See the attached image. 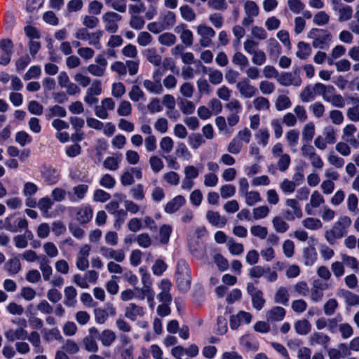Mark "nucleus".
<instances>
[{"label": "nucleus", "instance_id": "nucleus-1", "mask_svg": "<svg viewBox=\"0 0 359 359\" xmlns=\"http://www.w3.org/2000/svg\"><path fill=\"white\" fill-rule=\"evenodd\" d=\"M351 223L352 221L348 216H340L332 228L325 232V238L327 243L330 245H334L337 240L345 236Z\"/></svg>", "mask_w": 359, "mask_h": 359}, {"label": "nucleus", "instance_id": "nucleus-2", "mask_svg": "<svg viewBox=\"0 0 359 359\" xmlns=\"http://www.w3.org/2000/svg\"><path fill=\"white\" fill-rule=\"evenodd\" d=\"M307 36L312 40L313 47L318 49H327L333 39L328 30L318 28L311 29L308 32Z\"/></svg>", "mask_w": 359, "mask_h": 359}, {"label": "nucleus", "instance_id": "nucleus-3", "mask_svg": "<svg viewBox=\"0 0 359 359\" xmlns=\"http://www.w3.org/2000/svg\"><path fill=\"white\" fill-rule=\"evenodd\" d=\"M191 271L187 263L182 260L177 266V283L181 290L187 291L191 285Z\"/></svg>", "mask_w": 359, "mask_h": 359}, {"label": "nucleus", "instance_id": "nucleus-4", "mask_svg": "<svg viewBox=\"0 0 359 359\" xmlns=\"http://www.w3.org/2000/svg\"><path fill=\"white\" fill-rule=\"evenodd\" d=\"M122 20L121 15L114 11H108L102 16V21L107 32L114 34L118 29V23Z\"/></svg>", "mask_w": 359, "mask_h": 359}, {"label": "nucleus", "instance_id": "nucleus-5", "mask_svg": "<svg viewBox=\"0 0 359 359\" xmlns=\"http://www.w3.org/2000/svg\"><path fill=\"white\" fill-rule=\"evenodd\" d=\"M28 226L27 220L25 218H17L15 215H9L4 219L3 228L8 231L17 233Z\"/></svg>", "mask_w": 359, "mask_h": 359}, {"label": "nucleus", "instance_id": "nucleus-6", "mask_svg": "<svg viewBox=\"0 0 359 359\" xmlns=\"http://www.w3.org/2000/svg\"><path fill=\"white\" fill-rule=\"evenodd\" d=\"M245 18L242 20L243 26H248L253 23L255 18L259 13V8L256 2L252 0L246 1L243 4Z\"/></svg>", "mask_w": 359, "mask_h": 359}, {"label": "nucleus", "instance_id": "nucleus-7", "mask_svg": "<svg viewBox=\"0 0 359 359\" xmlns=\"http://www.w3.org/2000/svg\"><path fill=\"white\" fill-rule=\"evenodd\" d=\"M196 32L200 36V44L203 47H210L212 43V38L215 36V31L210 26L204 24L196 27Z\"/></svg>", "mask_w": 359, "mask_h": 359}, {"label": "nucleus", "instance_id": "nucleus-8", "mask_svg": "<svg viewBox=\"0 0 359 359\" xmlns=\"http://www.w3.org/2000/svg\"><path fill=\"white\" fill-rule=\"evenodd\" d=\"M107 64V61L104 55L99 54L95 58V63L89 65L87 70L90 74L101 77L105 74Z\"/></svg>", "mask_w": 359, "mask_h": 359}, {"label": "nucleus", "instance_id": "nucleus-9", "mask_svg": "<svg viewBox=\"0 0 359 359\" xmlns=\"http://www.w3.org/2000/svg\"><path fill=\"white\" fill-rule=\"evenodd\" d=\"M247 291L252 298L253 307L258 311L261 310L265 303L262 292L252 283H248Z\"/></svg>", "mask_w": 359, "mask_h": 359}, {"label": "nucleus", "instance_id": "nucleus-10", "mask_svg": "<svg viewBox=\"0 0 359 359\" xmlns=\"http://www.w3.org/2000/svg\"><path fill=\"white\" fill-rule=\"evenodd\" d=\"M115 102L111 97L102 100L100 104L95 108V114L101 119H107L109 117V111L114 109Z\"/></svg>", "mask_w": 359, "mask_h": 359}, {"label": "nucleus", "instance_id": "nucleus-11", "mask_svg": "<svg viewBox=\"0 0 359 359\" xmlns=\"http://www.w3.org/2000/svg\"><path fill=\"white\" fill-rule=\"evenodd\" d=\"M76 219L81 224L88 223L93 215V210L90 205L83 204L79 207L74 208Z\"/></svg>", "mask_w": 359, "mask_h": 359}, {"label": "nucleus", "instance_id": "nucleus-12", "mask_svg": "<svg viewBox=\"0 0 359 359\" xmlns=\"http://www.w3.org/2000/svg\"><path fill=\"white\" fill-rule=\"evenodd\" d=\"M236 89L238 90L241 97L244 98H251L254 97L257 93V88L250 83L248 79H243L236 83Z\"/></svg>", "mask_w": 359, "mask_h": 359}, {"label": "nucleus", "instance_id": "nucleus-13", "mask_svg": "<svg viewBox=\"0 0 359 359\" xmlns=\"http://www.w3.org/2000/svg\"><path fill=\"white\" fill-rule=\"evenodd\" d=\"M99 251L104 258L113 259L118 263L123 262L126 258L125 253L121 249L115 250L106 246H101Z\"/></svg>", "mask_w": 359, "mask_h": 359}, {"label": "nucleus", "instance_id": "nucleus-14", "mask_svg": "<svg viewBox=\"0 0 359 359\" xmlns=\"http://www.w3.org/2000/svg\"><path fill=\"white\" fill-rule=\"evenodd\" d=\"M158 70L155 71L153 73V78L155 81H151L149 79H145L142 82L144 88L150 93L161 95L163 93L164 89L161 83L160 79L156 78L158 76Z\"/></svg>", "mask_w": 359, "mask_h": 359}, {"label": "nucleus", "instance_id": "nucleus-15", "mask_svg": "<svg viewBox=\"0 0 359 359\" xmlns=\"http://www.w3.org/2000/svg\"><path fill=\"white\" fill-rule=\"evenodd\" d=\"M325 202V200L322 194L317 190L313 191L310 196L309 203H306L305 205L306 214L309 215H313V209L320 207L321 205L324 204Z\"/></svg>", "mask_w": 359, "mask_h": 359}, {"label": "nucleus", "instance_id": "nucleus-16", "mask_svg": "<svg viewBox=\"0 0 359 359\" xmlns=\"http://www.w3.org/2000/svg\"><path fill=\"white\" fill-rule=\"evenodd\" d=\"M89 186L86 184H80L72 188L71 191L68 192V197L70 201L76 203L82 201L88 193Z\"/></svg>", "mask_w": 359, "mask_h": 359}, {"label": "nucleus", "instance_id": "nucleus-17", "mask_svg": "<svg viewBox=\"0 0 359 359\" xmlns=\"http://www.w3.org/2000/svg\"><path fill=\"white\" fill-rule=\"evenodd\" d=\"M277 81L283 86H299L302 83V79L299 75L290 72H284L280 74Z\"/></svg>", "mask_w": 359, "mask_h": 359}, {"label": "nucleus", "instance_id": "nucleus-18", "mask_svg": "<svg viewBox=\"0 0 359 359\" xmlns=\"http://www.w3.org/2000/svg\"><path fill=\"white\" fill-rule=\"evenodd\" d=\"M252 320V315L245 311H240L236 315H232L230 318V327L232 330L237 329L240 325L249 324Z\"/></svg>", "mask_w": 359, "mask_h": 359}, {"label": "nucleus", "instance_id": "nucleus-19", "mask_svg": "<svg viewBox=\"0 0 359 359\" xmlns=\"http://www.w3.org/2000/svg\"><path fill=\"white\" fill-rule=\"evenodd\" d=\"M302 175H294L293 179L294 181H291L288 179H284L280 184V189L284 194H292L295 191L297 186L299 185L302 180Z\"/></svg>", "mask_w": 359, "mask_h": 359}, {"label": "nucleus", "instance_id": "nucleus-20", "mask_svg": "<svg viewBox=\"0 0 359 359\" xmlns=\"http://www.w3.org/2000/svg\"><path fill=\"white\" fill-rule=\"evenodd\" d=\"M185 203V198L181 195H177L165 204L164 211L168 214H172L178 211Z\"/></svg>", "mask_w": 359, "mask_h": 359}, {"label": "nucleus", "instance_id": "nucleus-21", "mask_svg": "<svg viewBox=\"0 0 359 359\" xmlns=\"http://www.w3.org/2000/svg\"><path fill=\"white\" fill-rule=\"evenodd\" d=\"M172 284L167 280L163 279L161 280L160 284L161 292L158 294V299L162 303H171L172 297L170 293Z\"/></svg>", "mask_w": 359, "mask_h": 359}, {"label": "nucleus", "instance_id": "nucleus-22", "mask_svg": "<svg viewBox=\"0 0 359 359\" xmlns=\"http://www.w3.org/2000/svg\"><path fill=\"white\" fill-rule=\"evenodd\" d=\"M334 4L333 9L339 11V21L344 22L350 20L353 15V9L350 6L341 5L339 4V0H333Z\"/></svg>", "mask_w": 359, "mask_h": 359}, {"label": "nucleus", "instance_id": "nucleus-23", "mask_svg": "<svg viewBox=\"0 0 359 359\" xmlns=\"http://www.w3.org/2000/svg\"><path fill=\"white\" fill-rule=\"evenodd\" d=\"M144 309L135 303H130L125 309V316L134 321L144 315Z\"/></svg>", "mask_w": 359, "mask_h": 359}, {"label": "nucleus", "instance_id": "nucleus-24", "mask_svg": "<svg viewBox=\"0 0 359 359\" xmlns=\"http://www.w3.org/2000/svg\"><path fill=\"white\" fill-rule=\"evenodd\" d=\"M205 217L210 224L218 228L224 227L227 222L225 217L220 215L218 212L212 210H208Z\"/></svg>", "mask_w": 359, "mask_h": 359}, {"label": "nucleus", "instance_id": "nucleus-25", "mask_svg": "<svg viewBox=\"0 0 359 359\" xmlns=\"http://www.w3.org/2000/svg\"><path fill=\"white\" fill-rule=\"evenodd\" d=\"M325 101L330 103L332 106L337 108H344L346 105L345 99L341 95L337 93L334 86L331 89Z\"/></svg>", "mask_w": 359, "mask_h": 359}, {"label": "nucleus", "instance_id": "nucleus-26", "mask_svg": "<svg viewBox=\"0 0 359 359\" xmlns=\"http://www.w3.org/2000/svg\"><path fill=\"white\" fill-rule=\"evenodd\" d=\"M64 304L68 307H74L77 303V291L73 286H67L64 290Z\"/></svg>", "mask_w": 359, "mask_h": 359}, {"label": "nucleus", "instance_id": "nucleus-27", "mask_svg": "<svg viewBox=\"0 0 359 359\" xmlns=\"http://www.w3.org/2000/svg\"><path fill=\"white\" fill-rule=\"evenodd\" d=\"M6 338L11 341L15 340H25L27 337V332L22 328L18 327L16 330L10 329L5 332Z\"/></svg>", "mask_w": 359, "mask_h": 359}, {"label": "nucleus", "instance_id": "nucleus-28", "mask_svg": "<svg viewBox=\"0 0 359 359\" xmlns=\"http://www.w3.org/2000/svg\"><path fill=\"white\" fill-rule=\"evenodd\" d=\"M285 310L280 306H274L266 313L267 321H280L285 316Z\"/></svg>", "mask_w": 359, "mask_h": 359}, {"label": "nucleus", "instance_id": "nucleus-29", "mask_svg": "<svg viewBox=\"0 0 359 359\" xmlns=\"http://www.w3.org/2000/svg\"><path fill=\"white\" fill-rule=\"evenodd\" d=\"M175 32L180 34V39L186 46H191L193 43V33L191 30L186 29L184 25L178 26Z\"/></svg>", "mask_w": 359, "mask_h": 359}, {"label": "nucleus", "instance_id": "nucleus-30", "mask_svg": "<svg viewBox=\"0 0 359 359\" xmlns=\"http://www.w3.org/2000/svg\"><path fill=\"white\" fill-rule=\"evenodd\" d=\"M299 137V132L296 129L290 130L285 134V139L287 142V145L294 153L297 151L296 147L298 144Z\"/></svg>", "mask_w": 359, "mask_h": 359}, {"label": "nucleus", "instance_id": "nucleus-31", "mask_svg": "<svg viewBox=\"0 0 359 359\" xmlns=\"http://www.w3.org/2000/svg\"><path fill=\"white\" fill-rule=\"evenodd\" d=\"M267 47L270 57L276 60L282 52L280 45L276 39L270 38L267 41Z\"/></svg>", "mask_w": 359, "mask_h": 359}, {"label": "nucleus", "instance_id": "nucleus-32", "mask_svg": "<svg viewBox=\"0 0 359 359\" xmlns=\"http://www.w3.org/2000/svg\"><path fill=\"white\" fill-rule=\"evenodd\" d=\"M159 20L165 29H169L175 25L176 22V15L173 12L166 11L161 13Z\"/></svg>", "mask_w": 359, "mask_h": 359}, {"label": "nucleus", "instance_id": "nucleus-33", "mask_svg": "<svg viewBox=\"0 0 359 359\" xmlns=\"http://www.w3.org/2000/svg\"><path fill=\"white\" fill-rule=\"evenodd\" d=\"M329 144H334L337 141V130L332 126H327L323 128V135Z\"/></svg>", "mask_w": 359, "mask_h": 359}, {"label": "nucleus", "instance_id": "nucleus-34", "mask_svg": "<svg viewBox=\"0 0 359 359\" xmlns=\"http://www.w3.org/2000/svg\"><path fill=\"white\" fill-rule=\"evenodd\" d=\"M290 299V294L288 290L285 287H280L275 295L274 301L277 304H280L284 306L287 305Z\"/></svg>", "mask_w": 359, "mask_h": 359}, {"label": "nucleus", "instance_id": "nucleus-35", "mask_svg": "<svg viewBox=\"0 0 359 359\" xmlns=\"http://www.w3.org/2000/svg\"><path fill=\"white\" fill-rule=\"evenodd\" d=\"M255 137L259 145L265 147L269 144L270 132L266 128H262L255 134Z\"/></svg>", "mask_w": 359, "mask_h": 359}, {"label": "nucleus", "instance_id": "nucleus-36", "mask_svg": "<svg viewBox=\"0 0 359 359\" xmlns=\"http://www.w3.org/2000/svg\"><path fill=\"white\" fill-rule=\"evenodd\" d=\"M294 330L298 334L306 335L311 330V325L306 319L299 320L294 325Z\"/></svg>", "mask_w": 359, "mask_h": 359}, {"label": "nucleus", "instance_id": "nucleus-37", "mask_svg": "<svg viewBox=\"0 0 359 359\" xmlns=\"http://www.w3.org/2000/svg\"><path fill=\"white\" fill-rule=\"evenodd\" d=\"M39 269L42 273L43 280L45 281L50 280V276L53 273V269L45 256H43L39 262Z\"/></svg>", "mask_w": 359, "mask_h": 359}, {"label": "nucleus", "instance_id": "nucleus-38", "mask_svg": "<svg viewBox=\"0 0 359 359\" xmlns=\"http://www.w3.org/2000/svg\"><path fill=\"white\" fill-rule=\"evenodd\" d=\"M318 258V254L313 247H308L304 250V259L306 266H311L314 264Z\"/></svg>", "mask_w": 359, "mask_h": 359}, {"label": "nucleus", "instance_id": "nucleus-39", "mask_svg": "<svg viewBox=\"0 0 359 359\" xmlns=\"http://www.w3.org/2000/svg\"><path fill=\"white\" fill-rule=\"evenodd\" d=\"M104 34V31L98 29L93 32H90L88 38V43L90 46H94L96 49H101L102 45L100 39Z\"/></svg>", "mask_w": 359, "mask_h": 359}, {"label": "nucleus", "instance_id": "nucleus-40", "mask_svg": "<svg viewBox=\"0 0 359 359\" xmlns=\"http://www.w3.org/2000/svg\"><path fill=\"white\" fill-rule=\"evenodd\" d=\"M241 197L245 198V202L248 206H254L257 203L262 201L261 195L257 191H250L241 196Z\"/></svg>", "mask_w": 359, "mask_h": 359}, {"label": "nucleus", "instance_id": "nucleus-41", "mask_svg": "<svg viewBox=\"0 0 359 359\" xmlns=\"http://www.w3.org/2000/svg\"><path fill=\"white\" fill-rule=\"evenodd\" d=\"M144 55L147 60L155 66H159L162 62L161 56L154 48H149L144 50Z\"/></svg>", "mask_w": 359, "mask_h": 359}, {"label": "nucleus", "instance_id": "nucleus-42", "mask_svg": "<svg viewBox=\"0 0 359 359\" xmlns=\"http://www.w3.org/2000/svg\"><path fill=\"white\" fill-rule=\"evenodd\" d=\"M311 53V48L309 43L300 41L297 44L296 55L302 60H306Z\"/></svg>", "mask_w": 359, "mask_h": 359}, {"label": "nucleus", "instance_id": "nucleus-43", "mask_svg": "<svg viewBox=\"0 0 359 359\" xmlns=\"http://www.w3.org/2000/svg\"><path fill=\"white\" fill-rule=\"evenodd\" d=\"M66 115L67 112L64 107L59 105H54L48 109L46 118L47 120H50L55 116L65 117Z\"/></svg>", "mask_w": 359, "mask_h": 359}, {"label": "nucleus", "instance_id": "nucleus-44", "mask_svg": "<svg viewBox=\"0 0 359 359\" xmlns=\"http://www.w3.org/2000/svg\"><path fill=\"white\" fill-rule=\"evenodd\" d=\"M53 205V201L48 196L41 198L37 203V208L43 216L47 217L50 209Z\"/></svg>", "mask_w": 359, "mask_h": 359}, {"label": "nucleus", "instance_id": "nucleus-45", "mask_svg": "<svg viewBox=\"0 0 359 359\" xmlns=\"http://www.w3.org/2000/svg\"><path fill=\"white\" fill-rule=\"evenodd\" d=\"M285 205L292 210L293 217L291 219H293L294 217L301 218L302 217V208L297 199L288 198L285 201Z\"/></svg>", "mask_w": 359, "mask_h": 359}, {"label": "nucleus", "instance_id": "nucleus-46", "mask_svg": "<svg viewBox=\"0 0 359 359\" xmlns=\"http://www.w3.org/2000/svg\"><path fill=\"white\" fill-rule=\"evenodd\" d=\"M255 109L258 111H268L270 109L271 104L269 100L262 96L255 98L252 101Z\"/></svg>", "mask_w": 359, "mask_h": 359}, {"label": "nucleus", "instance_id": "nucleus-47", "mask_svg": "<svg viewBox=\"0 0 359 359\" xmlns=\"http://www.w3.org/2000/svg\"><path fill=\"white\" fill-rule=\"evenodd\" d=\"M330 341V337L323 332H314L310 337L311 344H316L325 346Z\"/></svg>", "mask_w": 359, "mask_h": 359}, {"label": "nucleus", "instance_id": "nucleus-48", "mask_svg": "<svg viewBox=\"0 0 359 359\" xmlns=\"http://www.w3.org/2000/svg\"><path fill=\"white\" fill-rule=\"evenodd\" d=\"M27 339L34 347V351L36 353H41L43 352V347L41 346V339L39 334L36 332H32L29 335L27 334Z\"/></svg>", "mask_w": 359, "mask_h": 359}, {"label": "nucleus", "instance_id": "nucleus-49", "mask_svg": "<svg viewBox=\"0 0 359 359\" xmlns=\"http://www.w3.org/2000/svg\"><path fill=\"white\" fill-rule=\"evenodd\" d=\"M274 230L280 233L286 232L289 229V224L280 217L276 216L272 219Z\"/></svg>", "mask_w": 359, "mask_h": 359}, {"label": "nucleus", "instance_id": "nucleus-50", "mask_svg": "<svg viewBox=\"0 0 359 359\" xmlns=\"http://www.w3.org/2000/svg\"><path fill=\"white\" fill-rule=\"evenodd\" d=\"M116 339L115 333L110 330H104L100 334L99 340L104 346H109Z\"/></svg>", "mask_w": 359, "mask_h": 359}, {"label": "nucleus", "instance_id": "nucleus-51", "mask_svg": "<svg viewBox=\"0 0 359 359\" xmlns=\"http://www.w3.org/2000/svg\"><path fill=\"white\" fill-rule=\"evenodd\" d=\"M332 87L331 85L326 86L322 83H316L313 87V91L315 95L322 96L323 100L325 101Z\"/></svg>", "mask_w": 359, "mask_h": 359}, {"label": "nucleus", "instance_id": "nucleus-52", "mask_svg": "<svg viewBox=\"0 0 359 359\" xmlns=\"http://www.w3.org/2000/svg\"><path fill=\"white\" fill-rule=\"evenodd\" d=\"M232 62L243 70L249 65L248 57L241 52H236L232 57Z\"/></svg>", "mask_w": 359, "mask_h": 359}, {"label": "nucleus", "instance_id": "nucleus-53", "mask_svg": "<svg viewBox=\"0 0 359 359\" xmlns=\"http://www.w3.org/2000/svg\"><path fill=\"white\" fill-rule=\"evenodd\" d=\"M121 158L118 156H108L103 161V166L110 171H116L119 168Z\"/></svg>", "mask_w": 359, "mask_h": 359}, {"label": "nucleus", "instance_id": "nucleus-54", "mask_svg": "<svg viewBox=\"0 0 359 359\" xmlns=\"http://www.w3.org/2000/svg\"><path fill=\"white\" fill-rule=\"evenodd\" d=\"M316 133V128L315 125L312 122L307 123L303 128L302 130V140L304 141L310 142Z\"/></svg>", "mask_w": 359, "mask_h": 359}, {"label": "nucleus", "instance_id": "nucleus-55", "mask_svg": "<svg viewBox=\"0 0 359 359\" xmlns=\"http://www.w3.org/2000/svg\"><path fill=\"white\" fill-rule=\"evenodd\" d=\"M302 225L304 228L309 230H317L323 227V223L318 218L307 217L302 220Z\"/></svg>", "mask_w": 359, "mask_h": 359}, {"label": "nucleus", "instance_id": "nucleus-56", "mask_svg": "<svg viewBox=\"0 0 359 359\" xmlns=\"http://www.w3.org/2000/svg\"><path fill=\"white\" fill-rule=\"evenodd\" d=\"M276 168L280 172H285L290 167L291 163V157L288 154L276 157Z\"/></svg>", "mask_w": 359, "mask_h": 359}, {"label": "nucleus", "instance_id": "nucleus-57", "mask_svg": "<svg viewBox=\"0 0 359 359\" xmlns=\"http://www.w3.org/2000/svg\"><path fill=\"white\" fill-rule=\"evenodd\" d=\"M292 105V102L288 96L285 95H279L276 102L275 107L278 111H283L290 108Z\"/></svg>", "mask_w": 359, "mask_h": 359}, {"label": "nucleus", "instance_id": "nucleus-58", "mask_svg": "<svg viewBox=\"0 0 359 359\" xmlns=\"http://www.w3.org/2000/svg\"><path fill=\"white\" fill-rule=\"evenodd\" d=\"M180 12L182 18L187 22H192L196 18L194 11L188 5L182 6Z\"/></svg>", "mask_w": 359, "mask_h": 359}, {"label": "nucleus", "instance_id": "nucleus-59", "mask_svg": "<svg viewBox=\"0 0 359 359\" xmlns=\"http://www.w3.org/2000/svg\"><path fill=\"white\" fill-rule=\"evenodd\" d=\"M116 112L120 116H129L132 114V105L129 101L122 100L119 103Z\"/></svg>", "mask_w": 359, "mask_h": 359}, {"label": "nucleus", "instance_id": "nucleus-60", "mask_svg": "<svg viewBox=\"0 0 359 359\" xmlns=\"http://www.w3.org/2000/svg\"><path fill=\"white\" fill-rule=\"evenodd\" d=\"M138 245L143 248H148L151 245L152 240L147 233H142L137 235L134 239Z\"/></svg>", "mask_w": 359, "mask_h": 359}, {"label": "nucleus", "instance_id": "nucleus-61", "mask_svg": "<svg viewBox=\"0 0 359 359\" xmlns=\"http://www.w3.org/2000/svg\"><path fill=\"white\" fill-rule=\"evenodd\" d=\"M327 160L330 165L336 168H341L345 163L344 158L337 155L334 151L329 152Z\"/></svg>", "mask_w": 359, "mask_h": 359}, {"label": "nucleus", "instance_id": "nucleus-62", "mask_svg": "<svg viewBox=\"0 0 359 359\" xmlns=\"http://www.w3.org/2000/svg\"><path fill=\"white\" fill-rule=\"evenodd\" d=\"M270 212V208L267 205H261L252 209V217L255 220L266 218Z\"/></svg>", "mask_w": 359, "mask_h": 359}, {"label": "nucleus", "instance_id": "nucleus-63", "mask_svg": "<svg viewBox=\"0 0 359 359\" xmlns=\"http://www.w3.org/2000/svg\"><path fill=\"white\" fill-rule=\"evenodd\" d=\"M250 231L253 236L257 237L261 240L265 239L268 235L267 228L259 224L252 226Z\"/></svg>", "mask_w": 359, "mask_h": 359}, {"label": "nucleus", "instance_id": "nucleus-64", "mask_svg": "<svg viewBox=\"0 0 359 359\" xmlns=\"http://www.w3.org/2000/svg\"><path fill=\"white\" fill-rule=\"evenodd\" d=\"M175 153L180 158L184 160L190 161L192 158L191 153L183 142L178 143Z\"/></svg>", "mask_w": 359, "mask_h": 359}]
</instances>
